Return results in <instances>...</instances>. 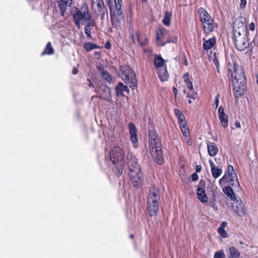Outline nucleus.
Returning a JSON list of instances; mask_svg holds the SVG:
<instances>
[{"instance_id":"c85d7f7f","label":"nucleus","mask_w":258,"mask_h":258,"mask_svg":"<svg viewBox=\"0 0 258 258\" xmlns=\"http://www.w3.org/2000/svg\"><path fill=\"white\" fill-rule=\"evenodd\" d=\"M115 168H114V172L116 175L118 176H120L123 169V161L122 162H117L115 164Z\"/></svg>"},{"instance_id":"5fc2aeb1","label":"nucleus","mask_w":258,"mask_h":258,"mask_svg":"<svg viewBox=\"0 0 258 258\" xmlns=\"http://www.w3.org/2000/svg\"><path fill=\"white\" fill-rule=\"evenodd\" d=\"M210 206L212 207L213 208V209L215 210L217 209L216 207L213 204H212L211 205H210Z\"/></svg>"},{"instance_id":"a18cd8bd","label":"nucleus","mask_w":258,"mask_h":258,"mask_svg":"<svg viewBox=\"0 0 258 258\" xmlns=\"http://www.w3.org/2000/svg\"><path fill=\"white\" fill-rule=\"evenodd\" d=\"M191 179L192 181H197L199 178V176L197 173H193L191 176Z\"/></svg>"},{"instance_id":"58836bf2","label":"nucleus","mask_w":258,"mask_h":258,"mask_svg":"<svg viewBox=\"0 0 258 258\" xmlns=\"http://www.w3.org/2000/svg\"><path fill=\"white\" fill-rule=\"evenodd\" d=\"M225 255L223 250L216 251L213 258H225Z\"/></svg>"},{"instance_id":"20e7f679","label":"nucleus","mask_w":258,"mask_h":258,"mask_svg":"<svg viewBox=\"0 0 258 258\" xmlns=\"http://www.w3.org/2000/svg\"><path fill=\"white\" fill-rule=\"evenodd\" d=\"M127 164L129 170L128 174L134 186L137 187L142 182L143 174L137 160L134 155L129 153L127 155Z\"/></svg>"},{"instance_id":"c756f323","label":"nucleus","mask_w":258,"mask_h":258,"mask_svg":"<svg viewBox=\"0 0 258 258\" xmlns=\"http://www.w3.org/2000/svg\"><path fill=\"white\" fill-rule=\"evenodd\" d=\"M221 125L224 127H226L228 125V117L226 114L218 115Z\"/></svg>"},{"instance_id":"a211bd4d","label":"nucleus","mask_w":258,"mask_h":258,"mask_svg":"<svg viewBox=\"0 0 258 258\" xmlns=\"http://www.w3.org/2000/svg\"><path fill=\"white\" fill-rule=\"evenodd\" d=\"M128 128L130 134V138L134 144H136L138 142V138H137V130L135 125L132 123L130 122L128 124Z\"/></svg>"},{"instance_id":"de8ad7c7","label":"nucleus","mask_w":258,"mask_h":258,"mask_svg":"<svg viewBox=\"0 0 258 258\" xmlns=\"http://www.w3.org/2000/svg\"><path fill=\"white\" fill-rule=\"evenodd\" d=\"M234 124L235 127L237 128H240L241 127L240 123L238 121H236L235 122Z\"/></svg>"},{"instance_id":"4c0bfd02","label":"nucleus","mask_w":258,"mask_h":258,"mask_svg":"<svg viewBox=\"0 0 258 258\" xmlns=\"http://www.w3.org/2000/svg\"><path fill=\"white\" fill-rule=\"evenodd\" d=\"M102 78L106 80L108 82H110L112 80L110 76L105 71H103L102 72Z\"/></svg>"},{"instance_id":"2f4dec72","label":"nucleus","mask_w":258,"mask_h":258,"mask_svg":"<svg viewBox=\"0 0 258 258\" xmlns=\"http://www.w3.org/2000/svg\"><path fill=\"white\" fill-rule=\"evenodd\" d=\"M179 127L184 137H187L188 135H189V130L186 122L179 124Z\"/></svg>"},{"instance_id":"f704fd0d","label":"nucleus","mask_w":258,"mask_h":258,"mask_svg":"<svg viewBox=\"0 0 258 258\" xmlns=\"http://www.w3.org/2000/svg\"><path fill=\"white\" fill-rule=\"evenodd\" d=\"M171 16V14L169 12H165L162 20V22L165 25L169 26L170 25Z\"/></svg>"},{"instance_id":"b1692460","label":"nucleus","mask_w":258,"mask_h":258,"mask_svg":"<svg viewBox=\"0 0 258 258\" xmlns=\"http://www.w3.org/2000/svg\"><path fill=\"white\" fill-rule=\"evenodd\" d=\"M231 185L227 186L223 188V190L225 195L227 196L232 201L236 200L235 194L233 192L232 188L230 187Z\"/></svg>"},{"instance_id":"49530a36","label":"nucleus","mask_w":258,"mask_h":258,"mask_svg":"<svg viewBox=\"0 0 258 258\" xmlns=\"http://www.w3.org/2000/svg\"><path fill=\"white\" fill-rule=\"evenodd\" d=\"M249 29L250 30H254V24L253 23H251L250 24H249Z\"/></svg>"},{"instance_id":"f03ea898","label":"nucleus","mask_w":258,"mask_h":258,"mask_svg":"<svg viewBox=\"0 0 258 258\" xmlns=\"http://www.w3.org/2000/svg\"><path fill=\"white\" fill-rule=\"evenodd\" d=\"M244 21L243 17H238L233 25V40L236 48L239 51L245 50L249 45Z\"/></svg>"},{"instance_id":"39448f33","label":"nucleus","mask_w":258,"mask_h":258,"mask_svg":"<svg viewBox=\"0 0 258 258\" xmlns=\"http://www.w3.org/2000/svg\"><path fill=\"white\" fill-rule=\"evenodd\" d=\"M147 208L150 216L156 215L159 211L160 197L159 190L156 187L150 190L147 198Z\"/></svg>"},{"instance_id":"f257e3e1","label":"nucleus","mask_w":258,"mask_h":258,"mask_svg":"<svg viewBox=\"0 0 258 258\" xmlns=\"http://www.w3.org/2000/svg\"><path fill=\"white\" fill-rule=\"evenodd\" d=\"M228 74L231 78L234 95L236 97L242 95L246 88V78L242 68L236 63L230 64Z\"/></svg>"},{"instance_id":"ea45409f","label":"nucleus","mask_w":258,"mask_h":258,"mask_svg":"<svg viewBox=\"0 0 258 258\" xmlns=\"http://www.w3.org/2000/svg\"><path fill=\"white\" fill-rule=\"evenodd\" d=\"M121 0H114L116 9L117 11L118 14H121L122 12L121 11Z\"/></svg>"},{"instance_id":"3c124183","label":"nucleus","mask_w":258,"mask_h":258,"mask_svg":"<svg viewBox=\"0 0 258 258\" xmlns=\"http://www.w3.org/2000/svg\"><path fill=\"white\" fill-rule=\"evenodd\" d=\"M78 73V70L76 68H74V69L72 71V73L73 74H76Z\"/></svg>"},{"instance_id":"13d9d810","label":"nucleus","mask_w":258,"mask_h":258,"mask_svg":"<svg viewBox=\"0 0 258 258\" xmlns=\"http://www.w3.org/2000/svg\"><path fill=\"white\" fill-rule=\"evenodd\" d=\"M133 237H134V235H133V234H131V235H130V238H133Z\"/></svg>"},{"instance_id":"72a5a7b5","label":"nucleus","mask_w":258,"mask_h":258,"mask_svg":"<svg viewBox=\"0 0 258 258\" xmlns=\"http://www.w3.org/2000/svg\"><path fill=\"white\" fill-rule=\"evenodd\" d=\"M183 79L185 83L186 84L187 87L190 90H193V85L192 83L189 79V75L188 73H186L183 76Z\"/></svg>"},{"instance_id":"bf43d9fd","label":"nucleus","mask_w":258,"mask_h":258,"mask_svg":"<svg viewBox=\"0 0 258 258\" xmlns=\"http://www.w3.org/2000/svg\"><path fill=\"white\" fill-rule=\"evenodd\" d=\"M239 257H228V258H239Z\"/></svg>"},{"instance_id":"423d86ee","label":"nucleus","mask_w":258,"mask_h":258,"mask_svg":"<svg viewBox=\"0 0 258 258\" xmlns=\"http://www.w3.org/2000/svg\"><path fill=\"white\" fill-rule=\"evenodd\" d=\"M73 17L75 23L79 28H80L81 23L85 24L94 21L89 13L87 5L86 4H84L80 9H77Z\"/></svg>"},{"instance_id":"5701e85b","label":"nucleus","mask_w":258,"mask_h":258,"mask_svg":"<svg viewBox=\"0 0 258 258\" xmlns=\"http://www.w3.org/2000/svg\"><path fill=\"white\" fill-rule=\"evenodd\" d=\"M207 148L210 156H214L217 154L218 148L213 143L208 142L207 143Z\"/></svg>"},{"instance_id":"052dcab7","label":"nucleus","mask_w":258,"mask_h":258,"mask_svg":"<svg viewBox=\"0 0 258 258\" xmlns=\"http://www.w3.org/2000/svg\"><path fill=\"white\" fill-rule=\"evenodd\" d=\"M142 2H143L144 3L146 2V1H147V0H142Z\"/></svg>"},{"instance_id":"37998d69","label":"nucleus","mask_w":258,"mask_h":258,"mask_svg":"<svg viewBox=\"0 0 258 258\" xmlns=\"http://www.w3.org/2000/svg\"><path fill=\"white\" fill-rule=\"evenodd\" d=\"M225 112H224V108L221 106L219 107L218 108V115H222V114H225Z\"/></svg>"},{"instance_id":"6e6d98bb","label":"nucleus","mask_w":258,"mask_h":258,"mask_svg":"<svg viewBox=\"0 0 258 258\" xmlns=\"http://www.w3.org/2000/svg\"><path fill=\"white\" fill-rule=\"evenodd\" d=\"M88 81H89L90 82L89 86H90V87H94V86H93V84L91 82L90 80H89V79H88Z\"/></svg>"},{"instance_id":"680f3d73","label":"nucleus","mask_w":258,"mask_h":258,"mask_svg":"<svg viewBox=\"0 0 258 258\" xmlns=\"http://www.w3.org/2000/svg\"><path fill=\"white\" fill-rule=\"evenodd\" d=\"M183 92H184V94H186V91H185V90H184Z\"/></svg>"},{"instance_id":"f3484780","label":"nucleus","mask_w":258,"mask_h":258,"mask_svg":"<svg viewBox=\"0 0 258 258\" xmlns=\"http://www.w3.org/2000/svg\"><path fill=\"white\" fill-rule=\"evenodd\" d=\"M131 37L132 39L134 42H135L136 40L137 42L142 46L145 45L148 43V40L145 39L144 41H141L140 37V33L138 31L134 32L133 29H131L130 31Z\"/></svg>"},{"instance_id":"09e8293b","label":"nucleus","mask_w":258,"mask_h":258,"mask_svg":"<svg viewBox=\"0 0 258 258\" xmlns=\"http://www.w3.org/2000/svg\"><path fill=\"white\" fill-rule=\"evenodd\" d=\"M202 167L200 165H197L196 168V171L197 172H199L201 170Z\"/></svg>"},{"instance_id":"f8f14e48","label":"nucleus","mask_w":258,"mask_h":258,"mask_svg":"<svg viewBox=\"0 0 258 258\" xmlns=\"http://www.w3.org/2000/svg\"><path fill=\"white\" fill-rule=\"evenodd\" d=\"M95 92L99 95L100 98L107 101L110 100V90L107 86L102 85L99 87H96Z\"/></svg>"},{"instance_id":"dca6fc26","label":"nucleus","mask_w":258,"mask_h":258,"mask_svg":"<svg viewBox=\"0 0 258 258\" xmlns=\"http://www.w3.org/2000/svg\"><path fill=\"white\" fill-rule=\"evenodd\" d=\"M198 12L202 24H203L212 19L211 15L203 8H199Z\"/></svg>"},{"instance_id":"4d7b16f0","label":"nucleus","mask_w":258,"mask_h":258,"mask_svg":"<svg viewBox=\"0 0 258 258\" xmlns=\"http://www.w3.org/2000/svg\"><path fill=\"white\" fill-rule=\"evenodd\" d=\"M184 64L187 66V60H186L184 62Z\"/></svg>"},{"instance_id":"a19ab883","label":"nucleus","mask_w":258,"mask_h":258,"mask_svg":"<svg viewBox=\"0 0 258 258\" xmlns=\"http://www.w3.org/2000/svg\"><path fill=\"white\" fill-rule=\"evenodd\" d=\"M240 3L239 4V8L240 10H244L246 6L247 2L246 0H240Z\"/></svg>"},{"instance_id":"c9c22d12","label":"nucleus","mask_w":258,"mask_h":258,"mask_svg":"<svg viewBox=\"0 0 258 258\" xmlns=\"http://www.w3.org/2000/svg\"><path fill=\"white\" fill-rule=\"evenodd\" d=\"M98 48V46L93 43L88 42L84 44V48L87 51H91L92 49H94Z\"/></svg>"},{"instance_id":"aec40b11","label":"nucleus","mask_w":258,"mask_h":258,"mask_svg":"<svg viewBox=\"0 0 258 258\" xmlns=\"http://www.w3.org/2000/svg\"><path fill=\"white\" fill-rule=\"evenodd\" d=\"M197 195L198 199L202 203H207L208 201V197L206 195L205 190L201 187H199L197 189Z\"/></svg>"},{"instance_id":"473e14b6","label":"nucleus","mask_w":258,"mask_h":258,"mask_svg":"<svg viewBox=\"0 0 258 258\" xmlns=\"http://www.w3.org/2000/svg\"><path fill=\"white\" fill-rule=\"evenodd\" d=\"M229 257H240V252L235 247L231 246L229 247Z\"/></svg>"},{"instance_id":"6e6552de","label":"nucleus","mask_w":258,"mask_h":258,"mask_svg":"<svg viewBox=\"0 0 258 258\" xmlns=\"http://www.w3.org/2000/svg\"><path fill=\"white\" fill-rule=\"evenodd\" d=\"M120 71L122 73L121 78L125 83L132 89H135L137 87V81L132 69L128 66H124L120 67Z\"/></svg>"},{"instance_id":"8fccbe9b","label":"nucleus","mask_w":258,"mask_h":258,"mask_svg":"<svg viewBox=\"0 0 258 258\" xmlns=\"http://www.w3.org/2000/svg\"><path fill=\"white\" fill-rule=\"evenodd\" d=\"M105 47L107 49H110L111 48V44H110V43L109 42H107L106 43V44L105 45Z\"/></svg>"},{"instance_id":"0eeeda50","label":"nucleus","mask_w":258,"mask_h":258,"mask_svg":"<svg viewBox=\"0 0 258 258\" xmlns=\"http://www.w3.org/2000/svg\"><path fill=\"white\" fill-rule=\"evenodd\" d=\"M219 183L223 186L225 185H231L232 187H238L239 182L236 173L232 165H228L227 170L224 176L219 180Z\"/></svg>"},{"instance_id":"393cba45","label":"nucleus","mask_w":258,"mask_h":258,"mask_svg":"<svg viewBox=\"0 0 258 258\" xmlns=\"http://www.w3.org/2000/svg\"><path fill=\"white\" fill-rule=\"evenodd\" d=\"M85 25H86V26L85 27V28H84L85 34L87 35V36L88 38H91L92 37H91V34H92V32H91L92 28L91 27H93L95 25V21H93L88 23L85 24Z\"/></svg>"},{"instance_id":"4468645a","label":"nucleus","mask_w":258,"mask_h":258,"mask_svg":"<svg viewBox=\"0 0 258 258\" xmlns=\"http://www.w3.org/2000/svg\"><path fill=\"white\" fill-rule=\"evenodd\" d=\"M202 26L203 30L206 33H210L212 32L215 28L218 27V24L214 22L213 18L202 24Z\"/></svg>"},{"instance_id":"cd10ccee","label":"nucleus","mask_w":258,"mask_h":258,"mask_svg":"<svg viewBox=\"0 0 258 258\" xmlns=\"http://www.w3.org/2000/svg\"><path fill=\"white\" fill-rule=\"evenodd\" d=\"M174 111L179 124L186 122L184 115L180 110L176 108L174 109Z\"/></svg>"},{"instance_id":"603ef678","label":"nucleus","mask_w":258,"mask_h":258,"mask_svg":"<svg viewBox=\"0 0 258 258\" xmlns=\"http://www.w3.org/2000/svg\"><path fill=\"white\" fill-rule=\"evenodd\" d=\"M173 90L174 94L176 96L177 95V90L175 87H173Z\"/></svg>"},{"instance_id":"e433bc0d","label":"nucleus","mask_w":258,"mask_h":258,"mask_svg":"<svg viewBox=\"0 0 258 258\" xmlns=\"http://www.w3.org/2000/svg\"><path fill=\"white\" fill-rule=\"evenodd\" d=\"M198 97V94L196 92H192L191 93H187L186 97L189 98L188 103L191 104L193 103V101L195 100Z\"/></svg>"},{"instance_id":"7ed1b4c3","label":"nucleus","mask_w":258,"mask_h":258,"mask_svg":"<svg viewBox=\"0 0 258 258\" xmlns=\"http://www.w3.org/2000/svg\"><path fill=\"white\" fill-rule=\"evenodd\" d=\"M148 137L150 153L155 162L160 165L163 159L160 139L154 130H149Z\"/></svg>"},{"instance_id":"864d4df0","label":"nucleus","mask_w":258,"mask_h":258,"mask_svg":"<svg viewBox=\"0 0 258 258\" xmlns=\"http://www.w3.org/2000/svg\"><path fill=\"white\" fill-rule=\"evenodd\" d=\"M215 161H216V162H220V160H221V159H220V158H216L215 159Z\"/></svg>"},{"instance_id":"412c9836","label":"nucleus","mask_w":258,"mask_h":258,"mask_svg":"<svg viewBox=\"0 0 258 258\" xmlns=\"http://www.w3.org/2000/svg\"><path fill=\"white\" fill-rule=\"evenodd\" d=\"M92 7L98 12H101L104 8L103 0H92Z\"/></svg>"},{"instance_id":"79ce46f5","label":"nucleus","mask_w":258,"mask_h":258,"mask_svg":"<svg viewBox=\"0 0 258 258\" xmlns=\"http://www.w3.org/2000/svg\"><path fill=\"white\" fill-rule=\"evenodd\" d=\"M185 137V141H186V142L187 143V144L188 145V146H191L192 145V141L190 138V136L189 135H188L187 137Z\"/></svg>"},{"instance_id":"bb28decb","label":"nucleus","mask_w":258,"mask_h":258,"mask_svg":"<svg viewBox=\"0 0 258 258\" xmlns=\"http://www.w3.org/2000/svg\"><path fill=\"white\" fill-rule=\"evenodd\" d=\"M227 225L226 222H223L220 227L218 228V232L220 236L223 238H227L228 235L227 232L225 230V228Z\"/></svg>"},{"instance_id":"ddd939ff","label":"nucleus","mask_w":258,"mask_h":258,"mask_svg":"<svg viewBox=\"0 0 258 258\" xmlns=\"http://www.w3.org/2000/svg\"><path fill=\"white\" fill-rule=\"evenodd\" d=\"M231 207L232 210L237 216L242 217L245 215V209L242 201L234 200L232 203Z\"/></svg>"},{"instance_id":"1a4fd4ad","label":"nucleus","mask_w":258,"mask_h":258,"mask_svg":"<svg viewBox=\"0 0 258 258\" xmlns=\"http://www.w3.org/2000/svg\"><path fill=\"white\" fill-rule=\"evenodd\" d=\"M154 63L157 69V73L161 81L162 82L167 81L169 76L165 60L161 56L156 55L154 59Z\"/></svg>"},{"instance_id":"7c9ffc66","label":"nucleus","mask_w":258,"mask_h":258,"mask_svg":"<svg viewBox=\"0 0 258 258\" xmlns=\"http://www.w3.org/2000/svg\"><path fill=\"white\" fill-rule=\"evenodd\" d=\"M54 53L53 49L51 46V44L50 42H48L44 50L42 52V55L45 54H52Z\"/></svg>"},{"instance_id":"9b49d317","label":"nucleus","mask_w":258,"mask_h":258,"mask_svg":"<svg viewBox=\"0 0 258 258\" xmlns=\"http://www.w3.org/2000/svg\"><path fill=\"white\" fill-rule=\"evenodd\" d=\"M110 159L113 164L123 161L124 153L119 147H114L110 151Z\"/></svg>"},{"instance_id":"4be33fe9","label":"nucleus","mask_w":258,"mask_h":258,"mask_svg":"<svg viewBox=\"0 0 258 258\" xmlns=\"http://www.w3.org/2000/svg\"><path fill=\"white\" fill-rule=\"evenodd\" d=\"M116 93L117 96L122 95L124 91L129 93L130 89L122 83H119L115 87Z\"/></svg>"},{"instance_id":"9d476101","label":"nucleus","mask_w":258,"mask_h":258,"mask_svg":"<svg viewBox=\"0 0 258 258\" xmlns=\"http://www.w3.org/2000/svg\"><path fill=\"white\" fill-rule=\"evenodd\" d=\"M156 39L158 40L165 39L166 42L161 44V45L164 46L166 43H176L177 41L178 38L177 36L171 37L169 31L165 29H161L157 31Z\"/></svg>"},{"instance_id":"6ab92c4d","label":"nucleus","mask_w":258,"mask_h":258,"mask_svg":"<svg viewBox=\"0 0 258 258\" xmlns=\"http://www.w3.org/2000/svg\"><path fill=\"white\" fill-rule=\"evenodd\" d=\"M73 0H59L58 6L61 15L63 16L68 7H70L72 4Z\"/></svg>"},{"instance_id":"a878e982","label":"nucleus","mask_w":258,"mask_h":258,"mask_svg":"<svg viewBox=\"0 0 258 258\" xmlns=\"http://www.w3.org/2000/svg\"><path fill=\"white\" fill-rule=\"evenodd\" d=\"M216 44V39L214 37L205 40L203 44V48L205 50H209L212 48Z\"/></svg>"},{"instance_id":"c03bdc74","label":"nucleus","mask_w":258,"mask_h":258,"mask_svg":"<svg viewBox=\"0 0 258 258\" xmlns=\"http://www.w3.org/2000/svg\"><path fill=\"white\" fill-rule=\"evenodd\" d=\"M219 95L217 94L216 96L215 99V105H216V108H217L219 105Z\"/></svg>"},{"instance_id":"2eb2a0df","label":"nucleus","mask_w":258,"mask_h":258,"mask_svg":"<svg viewBox=\"0 0 258 258\" xmlns=\"http://www.w3.org/2000/svg\"><path fill=\"white\" fill-rule=\"evenodd\" d=\"M209 163L211 167V171L213 177L214 178H218L222 173V167L220 166H216L212 160H209Z\"/></svg>"}]
</instances>
